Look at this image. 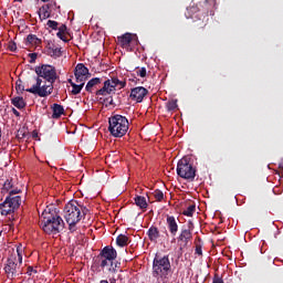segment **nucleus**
I'll return each instance as SVG.
<instances>
[{
    "label": "nucleus",
    "instance_id": "51",
    "mask_svg": "<svg viewBox=\"0 0 283 283\" xmlns=\"http://www.w3.org/2000/svg\"><path fill=\"white\" fill-rule=\"evenodd\" d=\"M69 81V83H70V85H71V87H72V85H75L76 83H74L71 78L70 80H67Z\"/></svg>",
    "mask_w": 283,
    "mask_h": 283
},
{
    "label": "nucleus",
    "instance_id": "53",
    "mask_svg": "<svg viewBox=\"0 0 283 283\" xmlns=\"http://www.w3.org/2000/svg\"><path fill=\"white\" fill-rule=\"evenodd\" d=\"M205 25H206L205 22H201V28H205Z\"/></svg>",
    "mask_w": 283,
    "mask_h": 283
},
{
    "label": "nucleus",
    "instance_id": "28",
    "mask_svg": "<svg viewBox=\"0 0 283 283\" xmlns=\"http://www.w3.org/2000/svg\"><path fill=\"white\" fill-rule=\"evenodd\" d=\"M53 59H59L63 55V51H61V48H50V51L48 52Z\"/></svg>",
    "mask_w": 283,
    "mask_h": 283
},
{
    "label": "nucleus",
    "instance_id": "14",
    "mask_svg": "<svg viewBox=\"0 0 283 283\" xmlns=\"http://www.w3.org/2000/svg\"><path fill=\"white\" fill-rule=\"evenodd\" d=\"M166 224L170 235L176 238V235H178V221L176 220V217L167 216Z\"/></svg>",
    "mask_w": 283,
    "mask_h": 283
},
{
    "label": "nucleus",
    "instance_id": "34",
    "mask_svg": "<svg viewBox=\"0 0 283 283\" xmlns=\"http://www.w3.org/2000/svg\"><path fill=\"white\" fill-rule=\"evenodd\" d=\"M15 90H17V92H21V94H23V92H25V86H23V81L18 80L15 82Z\"/></svg>",
    "mask_w": 283,
    "mask_h": 283
},
{
    "label": "nucleus",
    "instance_id": "48",
    "mask_svg": "<svg viewBox=\"0 0 283 283\" xmlns=\"http://www.w3.org/2000/svg\"><path fill=\"white\" fill-rule=\"evenodd\" d=\"M12 114H14V116H17L19 118V116H21V113H19V111H17V108H12L11 109Z\"/></svg>",
    "mask_w": 283,
    "mask_h": 283
},
{
    "label": "nucleus",
    "instance_id": "26",
    "mask_svg": "<svg viewBox=\"0 0 283 283\" xmlns=\"http://www.w3.org/2000/svg\"><path fill=\"white\" fill-rule=\"evenodd\" d=\"M135 205L139 207V209H147V199L143 196H136Z\"/></svg>",
    "mask_w": 283,
    "mask_h": 283
},
{
    "label": "nucleus",
    "instance_id": "50",
    "mask_svg": "<svg viewBox=\"0 0 283 283\" xmlns=\"http://www.w3.org/2000/svg\"><path fill=\"white\" fill-rule=\"evenodd\" d=\"M164 234L166 238H169V232L167 231V228H164Z\"/></svg>",
    "mask_w": 283,
    "mask_h": 283
},
{
    "label": "nucleus",
    "instance_id": "40",
    "mask_svg": "<svg viewBox=\"0 0 283 283\" xmlns=\"http://www.w3.org/2000/svg\"><path fill=\"white\" fill-rule=\"evenodd\" d=\"M38 56H39V54H36V53H30L29 54V57H30L29 63H36V57Z\"/></svg>",
    "mask_w": 283,
    "mask_h": 283
},
{
    "label": "nucleus",
    "instance_id": "33",
    "mask_svg": "<svg viewBox=\"0 0 283 283\" xmlns=\"http://www.w3.org/2000/svg\"><path fill=\"white\" fill-rule=\"evenodd\" d=\"M154 197L157 200V202H163V200H165V193H163V191L158 189L155 190Z\"/></svg>",
    "mask_w": 283,
    "mask_h": 283
},
{
    "label": "nucleus",
    "instance_id": "29",
    "mask_svg": "<svg viewBox=\"0 0 283 283\" xmlns=\"http://www.w3.org/2000/svg\"><path fill=\"white\" fill-rule=\"evenodd\" d=\"M178 108V99H170L166 103V109L168 112H174Z\"/></svg>",
    "mask_w": 283,
    "mask_h": 283
},
{
    "label": "nucleus",
    "instance_id": "52",
    "mask_svg": "<svg viewBox=\"0 0 283 283\" xmlns=\"http://www.w3.org/2000/svg\"><path fill=\"white\" fill-rule=\"evenodd\" d=\"M39 136V134L33 133V138H36Z\"/></svg>",
    "mask_w": 283,
    "mask_h": 283
},
{
    "label": "nucleus",
    "instance_id": "17",
    "mask_svg": "<svg viewBox=\"0 0 283 283\" xmlns=\"http://www.w3.org/2000/svg\"><path fill=\"white\" fill-rule=\"evenodd\" d=\"M132 33H125L120 36H117L119 45L126 50L129 48V45H132Z\"/></svg>",
    "mask_w": 283,
    "mask_h": 283
},
{
    "label": "nucleus",
    "instance_id": "10",
    "mask_svg": "<svg viewBox=\"0 0 283 283\" xmlns=\"http://www.w3.org/2000/svg\"><path fill=\"white\" fill-rule=\"evenodd\" d=\"M35 74L33 78H41V81L49 82L51 84L56 83L59 75L56 74V67L50 64H42L40 66H35Z\"/></svg>",
    "mask_w": 283,
    "mask_h": 283
},
{
    "label": "nucleus",
    "instance_id": "7",
    "mask_svg": "<svg viewBox=\"0 0 283 283\" xmlns=\"http://www.w3.org/2000/svg\"><path fill=\"white\" fill-rule=\"evenodd\" d=\"M20 192L21 189L11 190L4 201L0 203L1 216H12L21 207L22 200L21 196H19Z\"/></svg>",
    "mask_w": 283,
    "mask_h": 283
},
{
    "label": "nucleus",
    "instance_id": "12",
    "mask_svg": "<svg viewBox=\"0 0 283 283\" xmlns=\"http://www.w3.org/2000/svg\"><path fill=\"white\" fill-rule=\"evenodd\" d=\"M74 75L76 83H85V81L91 76L90 69L83 63H78L74 69Z\"/></svg>",
    "mask_w": 283,
    "mask_h": 283
},
{
    "label": "nucleus",
    "instance_id": "55",
    "mask_svg": "<svg viewBox=\"0 0 283 283\" xmlns=\"http://www.w3.org/2000/svg\"><path fill=\"white\" fill-rule=\"evenodd\" d=\"M171 242H176V238H174Z\"/></svg>",
    "mask_w": 283,
    "mask_h": 283
},
{
    "label": "nucleus",
    "instance_id": "31",
    "mask_svg": "<svg viewBox=\"0 0 283 283\" xmlns=\"http://www.w3.org/2000/svg\"><path fill=\"white\" fill-rule=\"evenodd\" d=\"M28 137V129L27 128H20L17 134L18 140H23V138Z\"/></svg>",
    "mask_w": 283,
    "mask_h": 283
},
{
    "label": "nucleus",
    "instance_id": "20",
    "mask_svg": "<svg viewBox=\"0 0 283 283\" xmlns=\"http://www.w3.org/2000/svg\"><path fill=\"white\" fill-rule=\"evenodd\" d=\"M52 109H53L52 118H61V116L65 114V108H63L61 104H53Z\"/></svg>",
    "mask_w": 283,
    "mask_h": 283
},
{
    "label": "nucleus",
    "instance_id": "46",
    "mask_svg": "<svg viewBox=\"0 0 283 283\" xmlns=\"http://www.w3.org/2000/svg\"><path fill=\"white\" fill-rule=\"evenodd\" d=\"M27 273H28V275H32V273H36V270H34V268H32V266H29Z\"/></svg>",
    "mask_w": 283,
    "mask_h": 283
},
{
    "label": "nucleus",
    "instance_id": "35",
    "mask_svg": "<svg viewBox=\"0 0 283 283\" xmlns=\"http://www.w3.org/2000/svg\"><path fill=\"white\" fill-rule=\"evenodd\" d=\"M109 81L111 90L116 92V87H118V77H112Z\"/></svg>",
    "mask_w": 283,
    "mask_h": 283
},
{
    "label": "nucleus",
    "instance_id": "22",
    "mask_svg": "<svg viewBox=\"0 0 283 283\" xmlns=\"http://www.w3.org/2000/svg\"><path fill=\"white\" fill-rule=\"evenodd\" d=\"M11 104L14 106V107H17V109H24V107H25V99H23V97H20V96H18V97H13L12 99H11Z\"/></svg>",
    "mask_w": 283,
    "mask_h": 283
},
{
    "label": "nucleus",
    "instance_id": "24",
    "mask_svg": "<svg viewBox=\"0 0 283 283\" xmlns=\"http://www.w3.org/2000/svg\"><path fill=\"white\" fill-rule=\"evenodd\" d=\"M116 244L117 247H127V244H129V237L125 234H119L116 238Z\"/></svg>",
    "mask_w": 283,
    "mask_h": 283
},
{
    "label": "nucleus",
    "instance_id": "6",
    "mask_svg": "<svg viewBox=\"0 0 283 283\" xmlns=\"http://www.w3.org/2000/svg\"><path fill=\"white\" fill-rule=\"evenodd\" d=\"M129 130V120L123 115H113L108 118V132L114 138H123Z\"/></svg>",
    "mask_w": 283,
    "mask_h": 283
},
{
    "label": "nucleus",
    "instance_id": "4",
    "mask_svg": "<svg viewBox=\"0 0 283 283\" xmlns=\"http://www.w3.org/2000/svg\"><path fill=\"white\" fill-rule=\"evenodd\" d=\"M42 216L43 221L41 227L44 233L56 235V233H60L65 228V222L61 216L48 212V210H44Z\"/></svg>",
    "mask_w": 283,
    "mask_h": 283
},
{
    "label": "nucleus",
    "instance_id": "3",
    "mask_svg": "<svg viewBox=\"0 0 283 283\" xmlns=\"http://www.w3.org/2000/svg\"><path fill=\"white\" fill-rule=\"evenodd\" d=\"M21 264H23V244L17 247V252H13L7 260L4 273L9 280H14L17 275H21Z\"/></svg>",
    "mask_w": 283,
    "mask_h": 283
},
{
    "label": "nucleus",
    "instance_id": "15",
    "mask_svg": "<svg viewBox=\"0 0 283 283\" xmlns=\"http://www.w3.org/2000/svg\"><path fill=\"white\" fill-rule=\"evenodd\" d=\"M201 8V12L205 14H213V10H216V0H205L203 2H199Z\"/></svg>",
    "mask_w": 283,
    "mask_h": 283
},
{
    "label": "nucleus",
    "instance_id": "16",
    "mask_svg": "<svg viewBox=\"0 0 283 283\" xmlns=\"http://www.w3.org/2000/svg\"><path fill=\"white\" fill-rule=\"evenodd\" d=\"M113 86L109 84V80L104 82V86L96 91V96H109V94H114L112 88Z\"/></svg>",
    "mask_w": 283,
    "mask_h": 283
},
{
    "label": "nucleus",
    "instance_id": "25",
    "mask_svg": "<svg viewBox=\"0 0 283 283\" xmlns=\"http://www.w3.org/2000/svg\"><path fill=\"white\" fill-rule=\"evenodd\" d=\"M39 17L43 21L45 19H50V7L49 6H43L39 10Z\"/></svg>",
    "mask_w": 283,
    "mask_h": 283
},
{
    "label": "nucleus",
    "instance_id": "18",
    "mask_svg": "<svg viewBox=\"0 0 283 283\" xmlns=\"http://www.w3.org/2000/svg\"><path fill=\"white\" fill-rule=\"evenodd\" d=\"M148 239L150 242H157L158 238H160V230L158 228L151 226L147 231Z\"/></svg>",
    "mask_w": 283,
    "mask_h": 283
},
{
    "label": "nucleus",
    "instance_id": "30",
    "mask_svg": "<svg viewBox=\"0 0 283 283\" xmlns=\"http://www.w3.org/2000/svg\"><path fill=\"white\" fill-rule=\"evenodd\" d=\"M196 213V205H190L186 210L182 211L184 216H187V218H191Z\"/></svg>",
    "mask_w": 283,
    "mask_h": 283
},
{
    "label": "nucleus",
    "instance_id": "13",
    "mask_svg": "<svg viewBox=\"0 0 283 283\" xmlns=\"http://www.w3.org/2000/svg\"><path fill=\"white\" fill-rule=\"evenodd\" d=\"M149 94V91L143 86H137L130 90L129 97L132 101H136V103H143L145 97Z\"/></svg>",
    "mask_w": 283,
    "mask_h": 283
},
{
    "label": "nucleus",
    "instance_id": "32",
    "mask_svg": "<svg viewBox=\"0 0 283 283\" xmlns=\"http://www.w3.org/2000/svg\"><path fill=\"white\" fill-rule=\"evenodd\" d=\"M187 12H189V14H191V12H202L201 8H200V3L196 4H191L190 7L187 8Z\"/></svg>",
    "mask_w": 283,
    "mask_h": 283
},
{
    "label": "nucleus",
    "instance_id": "23",
    "mask_svg": "<svg viewBox=\"0 0 283 283\" xmlns=\"http://www.w3.org/2000/svg\"><path fill=\"white\" fill-rule=\"evenodd\" d=\"M41 45V39H39L35 34H29L27 36L25 45Z\"/></svg>",
    "mask_w": 283,
    "mask_h": 283
},
{
    "label": "nucleus",
    "instance_id": "45",
    "mask_svg": "<svg viewBox=\"0 0 283 283\" xmlns=\"http://www.w3.org/2000/svg\"><path fill=\"white\" fill-rule=\"evenodd\" d=\"M196 254L202 255V245H196Z\"/></svg>",
    "mask_w": 283,
    "mask_h": 283
},
{
    "label": "nucleus",
    "instance_id": "8",
    "mask_svg": "<svg viewBox=\"0 0 283 283\" xmlns=\"http://www.w3.org/2000/svg\"><path fill=\"white\" fill-rule=\"evenodd\" d=\"M33 81H35V84L30 88H25V92H29V94H34L35 96H40V98H45L54 92V84H46L48 82H45V80L43 82V80L39 77H33Z\"/></svg>",
    "mask_w": 283,
    "mask_h": 283
},
{
    "label": "nucleus",
    "instance_id": "27",
    "mask_svg": "<svg viewBox=\"0 0 283 283\" xmlns=\"http://www.w3.org/2000/svg\"><path fill=\"white\" fill-rule=\"evenodd\" d=\"M77 83L80 84H72L71 94H73V96L81 94V91L83 90V87H85V82H77Z\"/></svg>",
    "mask_w": 283,
    "mask_h": 283
},
{
    "label": "nucleus",
    "instance_id": "41",
    "mask_svg": "<svg viewBox=\"0 0 283 283\" xmlns=\"http://www.w3.org/2000/svg\"><path fill=\"white\" fill-rule=\"evenodd\" d=\"M8 50H10V52H17V43L10 42L8 45Z\"/></svg>",
    "mask_w": 283,
    "mask_h": 283
},
{
    "label": "nucleus",
    "instance_id": "37",
    "mask_svg": "<svg viewBox=\"0 0 283 283\" xmlns=\"http://www.w3.org/2000/svg\"><path fill=\"white\" fill-rule=\"evenodd\" d=\"M48 28H51V30H59V22L54 20H49L46 22Z\"/></svg>",
    "mask_w": 283,
    "mask_h": 283
},
{
    "label": "nucleus",
    "instance_id": "1",
    "mask_svg": "<svg viewBox=\"0 0 283 283\" xmlns=\"http://www.w3.org/2000/svg\"><path fill=\"white\" fill-rule=\"evenodd\" d=\"M87 213H90V210L78 205L77 201H70L66 203L63 209V218L69 224V230L72 232L76 231V224H78Z\"/></svg>",
    "mask_w": 283,
    "mask_h": 283
},
{
    "label": "nucleus",
    "instance_id": "21",
    "mask_svg": "<svg viewBox=\"0 0 283 283\" xmlns=\"http://www.w3.org/2000/svg\"><path fill=\"white\" fill-rule=\"evenodd\" d=\"M17 189H19V188H14V181H12V179H7L2 187V193L10 195V191H14Z\"/></svg>",
    "mask_w": 283,
    "mask_h": 283
},
{
    "label": "nucleus",
    "instance_id": "11",
    "mask_svg": "<svg viewBox=\"0 0 283 283\" xmlns=\"http://www.w3.org/2000/svg\"><path fill=\"white\" fill-rule=\"evenodd\" d=\"M193 222H188V228L181 229L179 235L177 237V243L179 245V251L187 249L189 247V242L193 240Z\"/></svg>",
    "mask_w": 283,
    "mask_h": 283
},
{
    "label": "nucleus",
    "instance_id": "47",
    "mask_svg": "<svg viewBox=\"0 0 283 283\" xmlns=\"http://www.w3.org/2000/svg\"><path fill=\"white\" fill-rule=\"evenodd\" d=\"M50 48H55V45L52 41H49L46 44L48 52H50Z\"/></svg>",
    "mask_w": 283,
    "mask_h": 283
},
{
    "label": "nucleus",
    "instance_id": "39",
    "mask_svg": "<svg viewBox=\"0 0 283 283\" xmlns=\"http://www.w3.org/2000/svg\"><path fill=\"white\" fill-rule=\"evenodd\" d=\"M56 36H57V39H61V41H63L64 43H67V36H65V33H63V32H61V31H59L57 33H56Z\"/></svg>",
    "mask_w": 283,
    "mask_h": 283
},
{
    "label": "nucleus",
    "instance_id": "44",
    "mask_svg": "<svg viewBox=\"0 0 283 283\" xmlns=\"http://www.w3.org/2000/svg\"><path fill=\"white\" fill-rule=\"evenodd\" d=\"M126 85H127V82H126V81H120V80H118L119 90H123L124 87H126Z\"/></svg>",
    "mask_w": 283,
    "mask_h": 283
},
{
    "label": "nucleus",
    "instance_id": "5",
    "mask_svg": "<svg viewBox=\"0 0 283 283\" xmlns=\"http://www.w3.org/2000/svg\"><path fill=\"white\" fill-rule=\"evenodd\" d=\"M171 273V261L169 255H159L156 254L153 260V277L156 280H167Z\"/></svg>",
    "mask_w": 283,
    "mask_h": 283
},
{
    "label": "nucleus",
    "instance_id": "43",
    "mask_svg": "<svg viewBox=\"0 0 283 283\" xmlns=\"http://www.w3.org/2000/svg\"><path fill=\"white\" fill-rule=\"evenodd\" d=\"M59 32L66 33L67 32V25L62 24L60 28H57Z\"/></svg>",
    "mask_w": 283,
    "mask_h": 283
},
{
    "label": "nucleus",
    "instance_id": "54",
    "mask_svg": "<svg viewBox=\"0 0 283 283\" xmlns=\"http://www.w3.org/2000/svg\"><path fill=\"white\" fill-rule=\"evenodd\" d=\"M42 1L45 3V2H48V1H50V0H42Z\"/></svg>",
    "mask_w": 283,
    "mask_h": 283
},
{
    "label": "nucleus",
    "instance_id": "36",
    "mask_svg": "<svg viewBox=\"0 0 283 283\" xmlns=\"http://www.w3.org/2000/svg\"><path fill=\"white\" fill-rule=\"evenodd\" d=\"M136 74H137V76L145 78V76H147V69L146 67H137Z\"/></svg>",
    "mask_w": 283,
    "mask_h": 283
},
{
    "label": "nucleus",
    "instance_id": "2",
    "mask_svg": "<svg viewBox=\"0 0 283 283\" xmlns=\"http://www.w3.org/2000/svg\"><path fill=\"white\" fill-rule=\"evenodd\" d=\"M116 258H118V252L116 249H114L112 245H106L95 258V264H97V266L101 269L108 266L109 273H118V269H120V262L116 261Z\"/></svg>",
    "mask_w": 283,
    "mask_h": 283
},
{
    "label": "nucleus",
    "instance_id": "38",
    "mask_svg": "<svg viewBox=\"0 0 283 283\" xmlns=\"http://www.w3.org/2000/svg\"><path fill=\"white\" fill-rule=\"evenodd\" d=\"M103 103H105V107H109V105H114V97L108 96L103 99Z\"/></svg>",
    "mask_w": 283,
    "mask_h": 283
},
{
    "label": "nucleus",
    "instance_id": "42",
    "mask_svg": "<svg viewBox=\"0 0 283 283\" xmlns=\"http://www.w3.org/2000/svg\"><path fill=\"white\" fill-rule=\"evenodd\" d=\"M212 283H224V280L218 275H214Z\"/></svg>",
    "mask_w": 283,
    "mask_h": 283
},
{
    "label": "nucleus",
    "instance_id": "56",
    "mask_svg": "<svg viewBox=\"0 0 283 283\" xmlns=\"http://www.w3.org/2000/svg\"><path fill=\"white\" fill-rule=\"evenodd\" d=\"M1 233H2V232L0 231V235H1Z\"/></svg>",
    "mask_w": 283,
    "mask_h": 283
},
{
    "label": "nucleus",
    "instance_id": "9",
    "mask_svg": "<svg viewBox=\"0 0 283 283\" xmlns=\"http://www.w3.org/2000/svg\"><path fill=\"white\" fill-rule=\"evenodd\" d=\"M177 176L184 178V180H190V182H193L196 179V168H193V164H191L188 157H184L178 161Z\"/></svg>",
    "mask_w": 283,
    "mask_h": 283
},
{
    "label": "nucleus",
    "instance_id": "19",
    "mask_svg": "<svg viewBox=\"0 0 283 283\" xmlns=\"http://www.w3.org/2000/svg\"><path fill=\"white\" fill-rule=\"evenodd\" d=\"M101 83H103V78L99 77H93L92 80H90L85 86L86 92H88L90 94H92L94 87H96V85H101Z\"/></svg>",
    "mask_w": 283,
    "mask_h": 283
},
{
    "label": "nucleus",
    "instance_id": "49",
    "mask_svg": "<svg viewBox=\"0 0 283 283\" xmlns=\"http://www.w3.org/2000/svg\"><path fill=\"white\" fill-rule=\"evenodd\" d=\"M99 283H116V279H109V281L102 280Z\"/></svg>",
    "mask_w": 283,
    "mask_h": 283
}]
</instances>
